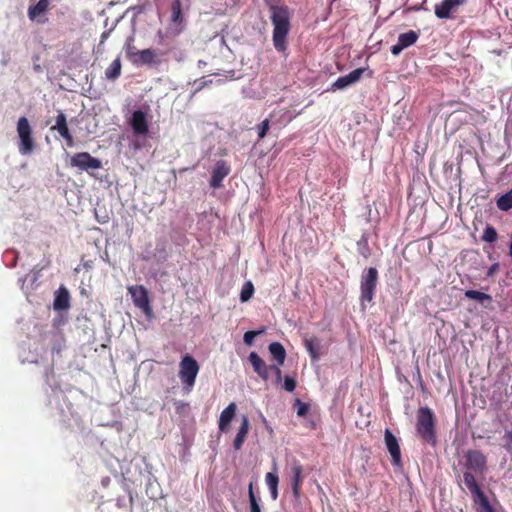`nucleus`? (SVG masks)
<instances>
[{
  "instance_id": "obj_1",
  "label": "nucleus",
  "mask_w": 512,
  "mask_h": 512,
  "mask_svg": "<svg viewBox=\"0 0 512 512\" xmlns=\"http://www.w3.org/2000/svg\"><path fill=\"white\" fill-rule=\"evenodd\" d=\"M464 460L463 482L466 488L485 512H494L477 481V478H483L487 471L486 455L481 450L470 449L464 453Z\"/></svg>"
},
{
  "instance_id": "obj_2",
  "label": "nucleus",
  "mask_w": 512,
  "mask_h": 512,
  "mask_svg": "<svg viewBox=\"0 0 512 512\" xmlns=\"http://www.w3.org/2000/svg\"><path fill=\"white\" fill-rule=\"evenodd\" d=\"M265 3L273 25V45L278 52H285L287 37L291 30L292 11L282 0H266Z\"/></svg>"
},
{
  "instance_id": "obj_3",
  "label": "nucleus",
  "mask_w": 512,
  "mask_h": 512,
  "mask_svg": "<svg viewBox=\"0 0 512 512\" xmlns=\"http://www.w3.org/2000/svg\"><path fill=\"white\" fill-rule=\"evenodd\" d=\"M416 432L427 444H437L436 419L434 412L429 407H420L416 414Z\"/></svg>"
},
{
  "instance_id": "obj_4",
  "label": "nucleus",
  "mask_w": 512,
  "mask_h": 512,
  "mask_svg": "<svg viewBox=\"0 0 512 512\" xmlns=\"http://www.w3.org/2000/svg\"><path fill=\"white\" fill-rule=\"evenodd\" d=\"M199 369L198 362L191 355L182 357L179 363V378L187 391L194 387Z\"/></svg>"
},
{
  "instance_id": "obj_5",
  "label": "nucleus",
  "mask_w": 512,
  "mask_h": 512,
  "mask_svg": "<svg viewBox=\"0 0 512 512\" xmlns=\"http://www.w3.org/2000/svg\"><path fill=\"white\" fill-rule=\"evenodd\" d=\"M377 285L378 270L375 267H369L364 270L360 279L361 302L371 303L373 301Z\"/></svg>"
},
{
  "instance_id": "obj_6",
  "label": "nucleus",
  "mask_w": 512,
  "mask_h": 512,
  "mask_svg": "<svg viewBox=\"0 0 512 512\" xmlns=\"http://www.w3.org/2000/svg\"><path fill=\"white\" fill-rule=\"evenodd\" d=\"M17 134L19 137L18 149L22 155L30 154L35 148L32 127L26 117H20L17 122Z\"/></svg>"
},
{
  "instance_id": "obj_7",
  "label": "nucleus",
  "mask_w": 512,
  "mask_h": 512,
  "mask_svg": "<svg viewBox=\"0 0 512 512\" xmlns=\"http://www.w3.org/2000/svg\"><path fill=\"white\" fill-rule=\"evenodd\" d=\"M126 56L128 60L135 66H151L159 64L160 62L157 59L156 51L151 48L137 50L136 47L127 45Z\"/></svg>"
},
{
  "instance_id": "obj_8",
  "label": "nucleus",
  "mask_w": 512,
  "mask_h": 512,
  "mask_svg": "<svg viewBox=\"0 0 512 512\" xmlns=\"http://www.w3.org/2000/svg\"><path fill=\"white\" fill-rule=\"evenodd\" d=\"M128 292L131 294L134 305L141 309L147 318H151L153 309L150 304L148 290L143 285H133L128 287Z\"/></svg>"
},
{
  "instance_id": "obj_9",
  "label": "nucleus",
  "mask_w": 512,
  "mask_h": 512,
  "mask_svg": "<svg viewBox=\"0 0 512 512\" xmlns=\"http://www.w3.org/2000/svg\"><path fill=\"white\" fill-rule=\"evenodd\" d=\"M70 164L72 167H77L89 173L102 167V162L98 158L92 157L88 152L76 153L71 157Z\"/></svg>"
},
{
  "instance_id": "obj_10",
  "label": "nucleus",
  "mask_w": 512,
  "mask_h": 512,
  "mask_svg": "<svg viewBox=\"0 0 512 512\" xmlns=\"http://www.w3.org/2000/svg\"><path fill=\"white\" fill-rule=\"evenodd\" d=\"M184 29V16L181 10V1L172 0L171 2V17L168 27V32L172 36L179 35Z\"/></svg>"
},
{
  "instance_id": "obj_11",
  "label": "nucleus",
  "mask_w": 512,
  "mask_h": 512,
  "mask_svg": "<svg viewBox=\"0 0 512 512\" xmlns=\"http://www.w3.org/2000/svg\"><path fill=\"white\" fill-rule=\"evenodd\" d=\"M466 0H442L434 7V13L439 19L453 18L460 6L464 5Z\"/></svg>"
},
{
  "instance_id": "obj_12",
  "label": "nucleus",
  "mask_w": 512,
  "mask_h": 512,
  "mask_svg": "<svg viewBox=\"0 0 512 512\" xmlns=\"http://www.w3.org/2000/svg\"><path fill=\"white\" fill-rule=\"evenodd\" d=\"M51 0H39L35 5H30L27 11L29 20L38 24H45L48 21L46 13L49 10Z\"/></svg>"
},
{
  "instance_id": "obj_13",
  "label": "nucleus",
  "mask_w": 512,
  "mask_h": 512,
  "mask_svg": "<svg viewBox=\"0 0 512 512\" xmlns=\"http://www.w3.org/2000/svg\"><path fill=\"white\" fill-rule=\"evenodd\" d=\"M129 124L133 133L137 136H145L149 132L147 116L142 110H136L132 113Z\"/></svg>"
},
{
  "instance_id": "obj_14",
  "label": "nucleus",
  "mask_w": 512,
  "mask_h": 512,
  "mask_svg": "<svg viewBox=\"0 0 512 512\" xmlns=\"http://www.w3.org/2000/svg\"><path fill=\"white\" fill-rule=\"evenodd\" d=\"M230 171L231 167L225 160H218L212 170L210 186L220 188L224 178L229 175Z\"/></svg>"
},
{
  "instance_id": "obj_15",
  "label": "nucleus",
  "mask_w": 512,
  "mask_h": 512,
  "mask_svg": "<svg viewBox=\"0 0 512 512\" xmlns=\"http://www.w3.org/2000/svg\"><path fill=\"white\" fill-rule=\"evenodd\" d=\"M385 444L392 457V463L395 466L401 465V450L395 435L389 430H385Z\"/></svg>"
},
{
  "instance_id": "obj_16",
  "label": "nucleus",
  "mask_w": 512,
  "mask_h": 512,
  "mask_svg": "<svg viewBox=\"0 0 512 512\" xmlns=\"http://www.w3.org/2000/svg\"><path fill=\"white\" fill-rule=\"evenodd\" d=\"M418 38V33L413 30L401 33L398 37V42L391 47V53L393 55H399L405 48L413 45Z\"/></svg>"
},
{
  "instance_id": "obj_17",
  "label": "nucleus",
  "mask_w": 512,
  "mask_h": 512,
  "mask_svg": "<svg viewBox=\"0 0 512 512\" xmlns=\"http://www.w3.org/2000/svg\"><path fill=\"white\" fill-rule=\"evenodd\" d=\"M365 68H357L345 76L339 77L333 84L332 90H341L357 82L365 72Z\"/></svg>"
},
{
  "instance_id": "obj_18",
  "label": "nucleus",
  "mask_w": 512,
  "mask_h": 512,
  "mask_svg": "<svg viewBox=\"0 0 512 512\" xmlns=\"http://www.w3.org/2000/svg\"><path fill=\"white\" fill-rule=\"evenodd\" d=\"M291 473H292V479H291V486H292V492L296 499L300 498L301 493V486L304 480L303 476V467L302 465L295 461L292 464L291 467Z\"/></svg>"
},
{
  "instance_id": "obj_19",
  "label": "nucleus",
  "mask_w": 512,
  "mask_h": 512,
  "mask_svg": "<svg viewBox=\"0 0 512 512\" xmlns=\"http://www.w3.org/2000/svg\"><path fill=\"white\" fill-rule=\"evenodd\" d=\"M248 359L258 376L267 381L269 379V366L266 365L264 360L256 352H251Z\"/></svg>"
},
{
  "instance_id": "obj_20",
  "label": "nucleus",
  "mask_w": 512,
  "mask_h": 512,
  "mask_svg": "<svg viewBox=\"0 0 512 512\" xmlns=\"http://www.w3.org/2000/svg\"><path fill=\"white\" fill-rule=\"evenodd\" d=\"M237 406L234 402H231L220 414L218 420V428L221 432H227L229 425L235 417Z\"/></svg>"
},
{
  "instance_id": "obj_21",
  "label": "nucleus",
  "mask_w": 512,
  "mask_h": 512,
  "mask_svg": "<svg viewBox=\"0 0 512 512\" xmlns=\"http://www.w3.org/2000/svg\"><path fill=\"white\" fill-rule=\"evenodd\" d=\"M250 423L249 418L246 415H243L241 418V424L238 429V432L233 441V447L235 450H240L245 442V439L249 433Z\"/></svg>"
},
{
  "instance_id": "obj_22",
  "label": "nucleus",
  "mask_w": 512,
  "mask_h": 512,
  "mask_svg": "<svg viewBox=\"0 0 512 512\" xmlns=\"http://www.w3.org/2000/svg\"><path fill=\"white\" fill-rule=\"evenodd\" d=\"M305 348L308 351L312 360H319L320 358V340L317 337L305 338L304 340Z\"/></svg>"
},
{
  "instance_id": "obj_23",
  "label": "nucleus",
  "mask_w": 512,
  "mask_h": 512,
  "mask_svg": "<svg viewBox=\"0 0 512 512\" xmlns=\"http://www.w3.org/2000/svg\"><path fill=\"white\" fill-rule=\"evenodd\" d=\"M269 352L276 360L278 365H282L286 358V351L283 345L279 342H273L269 345Z\"/></svg>"
},
{
  "instance_id": "obj_24",
  "label": "nucleus",
  "mask_w": 512,
  "mask_h": 512,
  "mask_svg": "<svg viewBox=\"0 0 512 512\" xmlns=\"http://www.w3.org/2000/svg\"><path fill=\"white\" fill-rule=\"evenodd\" d=\"M54 309L56 310H64L69 307V294L66 289H60L55 296Z\"/></svg>"
},
{
  "instance_id": "obj_25",
  "label": "nucleus",
  "mask_w": 512,
  "mask_h": 512,
  "mask_svg": "<svg viewBox=\"0 0 512 512\" xmlns=\"http://www.w3.org/2000/svg\"><path fill=\"white\" fill-rule=\"evenodd\" d=\"M121 60L120 57H117L105 70V76L108 80L114 81L116 80L120 74H121Z\"/></svg>"
},
{
  "instance_id": "obj_26",
  "label": "nucleus",
  "mask_w": 512,
  "mask_h": 512,
  "mask_svg": "<svg viewBox=\"0 0 512 512\" xmlns=\"http://www.w3.org/2000/svg\"><path fill=\"white\" fill-rule=\"evenodd\" d=\"M497 207L502 211L512 209V189L497 199Z\"/></svg>"
},
{
  "instance_id": "obj_27",
  "label": "nucleus",
  "mask_w": 512,
  "mask_h": 512,
  "mask_svg": "<svg viewBox=\"0 0 512 512\" xmlns=\"http://www.w3.org/2000/svg\"><path fill=\"white\" fill-rule=\"evenodd\" d=\"M465 297L468 299L477 300L480 303H484V301L491 302L492 300L490 295L476 290H466Z\"/></svg>"
},
{
  "instance_id": "obj_28",
  "label": "nucleus",
  "mask_w": 512,
  "mask_h": 512,
  "mask_svg": "<svg viewBox=\"0 0 512 512\" xmlns=\"http://www.w3.org/2000/svg\"><path fill=\"white\" fill-rule=\"evenodd\" d=\"M254 294V285L251 281H247L243 284L241 292H240V301L247 302L249 301Z\"/></svg>"
},
{
  "instance_id": "obj_29",
  "label": "nucleus",
  "mask_w": 512,
  "mask_h": 512,
  "mask_svg": "<svg viewBox=\"0 0 512 512\" xmlns=\"http://www.w3.org/2000/svg\"><path fill=\"white\" fill-rule=\"evenodd\" d=\"M51 129L58 131L60 136L66 141L67 146H69V147L74 146V139H73L72 134L70 133L68 125L62 126V127H52Z\"/></svg>"
},
{
  "instance_id": "obj_30",
  "label": "nucleus",
  "mask_w": 512,
  "mask_h": 512,
  "mask_svg": "<svg viewBox=\"0 0 512 512\" xmlns=\"http://www.w3.org/2000/svg\"><path fill=\"white\" fill-rule=\"evenodd\" d=\"M497 231L493 226L488 225L482 234V240L488 243H493L497 240Z\"/></svg>"
},
{
  "instance_id": "obj_31",
  "label": "nucleus",
  "mask_w": 512,
  "mask_h": 512,
  "mask_svg": "<svg viewBox=\"0 0 512 512\" xmlns=\"http://www.w3.org/2000/svg\"><path fill=\"white\" fill-rule=\"evenodd\" d=\"M249 503H250V512H261L260 505L258 500L253 492V483L249 484Z\"/></svg>"
},
{
  "instance_id": "obj_32",
  "label": "nucleus",
  "mask_w": 512,
  "mask_h": 512,
  "mask_svg": "<svg viewBox=\"0 0 512 512\" xmlns=\"http://www.w3.org/2000/svg\"><path fill=\"white\" fill-rule=\"evenodd\" d=\"M264 330H259V331H247L245 332L244 336H243V340H244V343L248 346H251L254 342V339L257 335L263 333Z\"/></svg>"
},
{
  "instance_id": "obj_33",
  "label": "nucleus",
  "mask_w": 512,
  "mask_h": 512,
  "mask_svg": "<svg viewBox=\"0 0 512 512\" xmlns=\"http://www.w3.org/2000/svg\"><path fill=\"white\" fill-rule=\"evenodd\" d=\"M269 130V120H263L258 126V138L263 139Z\"/></svg>"
},
{
  "instance_id": "obj_34",
  "label": "nucleus",
  "mask_w": 512,
  "mask_h": 512,
  "mask_svg": "<svg viewBox=\"0 0 512 512\" xmlns=\"http://www.w3.org/2000/svg\"><path fill=\"white\" fill-rule=\"evenodd\" d=\"M279 478L276 474H273L271 472L266 474V483L269 488H275L278 487Z\"/></svg>"
},
{
  "instance_id": "obj_35",
  "label": "nucleus",
  "mask_w": 512,
  "mask_h": 512,
  "mask_svg": "<svg viewBox=\"0 0 512 512\" xmlns=\"http://www.w3.org/2000/svg\"><path fill=\"white\" fill-rule=\"evenodd\" d=\"M296 388V380L290 376L284 377V389L288 392H293Z\"/></svg>"
},
{
  "instance_id": "obj_36",
  "label": "nucleus",
  "mask_w": 512,
  "mask_h": 512,
  "mask_svg": "<svg viewBox=\"0 0 512 512\" xmlns=\"http://www.w3.org/2000/svg\"><path fill=\"white\" fill-rule=\"evenodd\" d=\"M296 406H298L297 408V415L298 416H305L309 410V406L308 404L304 403V402H301L299 399L296 400V403H295Z\"/></svg>"
},
{
  "instance_id": "obj_37",
  "label": "nucleus",
  "mask_w": 512,
  "mask_h": 512,
  "mask_svg": "<svg viewBox=\"0 0 512 512\" xmlns=\"http://www.w3.org/2000/svg\"><path fill=\"white\" fill-rule=\"evenodd\" d=\"M504 440H505V444H504V448L512 454V430L511 431H506L505 434H504Z\"/></svg>"
},
{
  "instance_id": "obj_38",
  "label": "nucleus",
  "mask_w": 512,
  "mask_h": 512,
  "mask_svg": "<svg viewBox=\"0 0 512 512\" xmlns=\"http://www.w3.org/2000/svg\"><path fill=\"white\" fill-rule=\"evenodd\" d=\"M280 365H269V373L273 372L276 377V382L279 383L282 380V372L279 367Z\"/></svg>"
},
{
  "instance_id": "obj_39",
  "label": "nucleus",
  "mask_w": 512,
  "mask_h": 512,
  "mask_svg": "<svg viewBox=\"0 0 512 512\" xmlns=\"http://www.w3.org/2000/svg\"><path fill=\"white\" fill-rule=\"evenodd\" d=\"M67 125L66 116L63 112H59L56 117V125L54 127H62Z\"/></svg>"
},
{
  "instance_id": "obj_40",
  "label": "nucleus",
  "mask_w": 512,
  "mask_h": 512,
  "mask_svg": "<svg viewBox=\"0 0 512 512\" xmlns=\"http://www.w3.org/2000/svg\"><path fill=\"white\" fill-rule=\"evenodd\" d=\"M269 490H270L271 498L273 500H276L278 498V487L269 488Z\"/></svg>"
},
{
  "instance_id": "obj_41",
  "label": "nucleus",
  "mask_w": 512,
  "mask_h": 512,
  "mask_svg": "<svg viewBox=\"0 0 512 512\" xmlns=\"http://www.w3.org/2000/svg\"><path fill=\"white\" fill-rule=\"evenodd\" d=\"M109 34H110V31H104L101 34L100 44H103L107 40V38L109 37Z\"/></svg>"
}]
</instances>
